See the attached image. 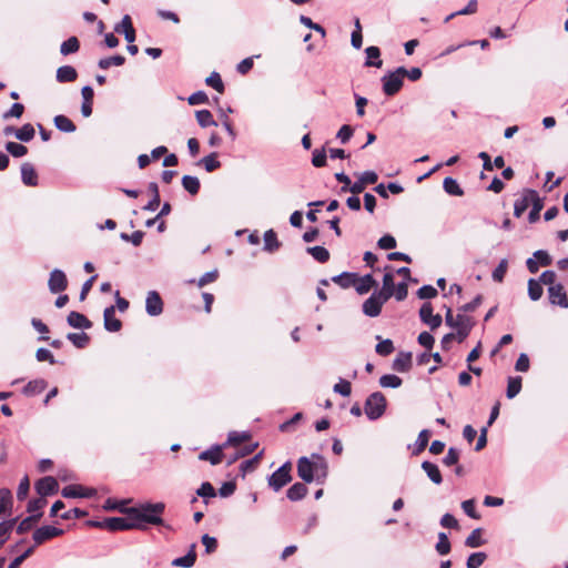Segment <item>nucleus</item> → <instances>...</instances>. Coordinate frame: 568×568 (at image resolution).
<instances>
[{
  "label": "nucleus",
  "mask_w": 568,
  "mask_h": 568,
  "mask_svg": "<svg viewBox=\"0 0 568 568\" xmlns=\"http://www.w3.org/2000/svg\"><path fill=\"white\" fill-rule=\"evenodd\" d=\"M37 494L43 498L55 495L59 490V483L53 476H44L34 484Z\"/></svg>",
  "instance_id": "obj_10"
},
{
  "label": "nucleus",
  "mask_w": 568,
  "mask_h": 568,
  "mask_svg": "<svg viewBox=\"0 0 568 568\" xmlns=\"http://www.w3.org/2000/svg\"><path fill=\"white\" fill-rule=\"evenodd\" d=\"M487 559V554L484 551L473 552L466 560L467 568H479Z\"/></svg>",
  "instance_id": "obj_53"
},
{
  "label": "nucleus",
  "mask_w": 568,
  "mask_h": 568,
  "mask_svg": "<svg viewBox=\"0 0 568 568\" xmlns=\"http://www.w3.org/2000/svg\"><path fill=\"white\" fill-rule=\"evenodd\" d=\"M205 83L213 88L214 90H216L219 93H223L224 92V83L221 79V75L217 73V72H212L206 79H205Z\"/></svg>",
  "instance_id": "obj_56"
},
{
  "label": "nucleus",
  "mask_w": 568,
  "mask_h": 568,
  "mask_svg": "<svg viewBox=\"0 0 568 568\" xmlns=\"http://www.w3.org/2000/svg\"><path fill=\"white\" fill-rule=\"evenodd\" d=\"M80 49V42L77 37H70L63 41L60 45V52L62 55H68L78 52Z\"/></svg>",
  "instance_id": "obj_49"
},
{
  "label": "nucleus",
  "mask_w": 568,
  "mask_h": 568,
  "mask_svg": "<svg viewBox=\"0 0 568 568\" xmlns=\"http://www.w3.org/2000/svg\"><path fill=\"white\" fill-rule=\"evenodd\" d=\"M435 549L440 556H445L450 552L452 544L446 532L440 531L438 534V541L435 545Z\"/></svg>",
  "instance_id": "obj_48"
},
{
  "label": "nucleus",
  "mask_w": 568,
  "mask_h": 568,
  "mask_svg": "<svg viewBox=\"0 0 568 568\" xmlns=\"http://www.w3.org/2000/svg\"><path fill=\"white\" fill-rule=\"evenodd\" d=\"M416 295L420 300H432L438 295V292L433 285L425 284L417 290Z\"/></svg>",
  "instance_id": "obj_57"
},
{
  "label": "nucleus",
  "mask_w": 568,
  "mask_h": 568,
  "mask_svg": "<svg viewBox=\"0 0 568 568\" xmlns=\"http://www.w3.org/2000/svg\"><path fill=\"white\" fill-rule=\"evenodd\" d=\"M47 505V500L43 497L32 498L27 504V511L32 515L37 513H42L41 509Z\"/></svg>",
  "instance_id": "obj_60"
},
{
  "label": "nucleus",
  "mask_w": 568,
  "mask_h": 568,
  "mask_svg": "<svg viewBox=\"0 0 568 568\" xmlns=\"http://www.w3.org/2000/svg\"><path fill=\"white\" fill-rule=\"evenodd\" d=\"M366 61L365 67L382 68L381 49L376 45H369L365 49Z\"/></svg>",
  "instance_id": "obj_31"
},
{
  "label": "nucleus",
  "mask_w": 568,
  "mask_h": 568,
  "mask_svg": "<svg viewBox=\"0 0 568 568\" xmlns=\"http://www.w3.org/2000/svg\"><path fill=\"white\" fill-rule=\"evenodd\" d=\"M164 513H142L138 519H130V517H105L104 529L110 532L140 530L146 531L150 527H162L170 531L174 528L168 524L164 518Z\"/></svg>",
  "instance_id": "obj_1"
},
{
  "label": "nucleus",
  "mask_w": 568,
  "mask_h": 568,
  "mask_svg": "<svg viewBox=\"0 0 568 568\" xmlns=\"http://www.w3.org/2000/svg\"><path fill=\"white\" fill-rule=\"evenodd\" d=\"M67 323L73 328L89 329L92 327V322L82 313L71 311L67 316Z\"/></svg>",
  "instance_id": "obj_21"
},
{
  "label": "nucleus",
  "mask_w": 568,
  "mask_h": 568,
  "mask_svg": "<svg viewBox=\"0 0 568 568\" xmlns=\"http://www.w3.org/2000/svg\"><path fill=\"white\" fill-rule=\"evenodd\" d=\"M376 339H378V343L375 346V352L378 355L388 356L395 351L394 343L392 339H382L379 335L376 336Z\"/></svg>",
  "instance_id": "obj_40"
},
{
  "label": "nucleus",
  "mask_w": 568,
  "mask_h": 568,
  "mask_svg": "<svg viewBox=\"0 0 568 568\" xmlns=\"http://www.w3.org/2000/svg\"><path fill=\"white\" fill-rule=\"evenodd\" d=\"M78 78L77 70L71 65H62L58 68L55 79L59 83L73 82Z\"/></svg>",
  "instance_id": "obj_30"
},
{
  "label": "nucleus",
  "mask_w": 568,
  "mask_h": 568,
  "mask_svg": "<svg viewBox=\"0 0 568 568\" xmlns=\"http://www.w3.org/2000/svg\"><path fill=\"white\" fill-rule=\"evenodd\" d=\"M12 507V494L8 488H0V517L10 514Z\"/></svg>",
  "instance_id": "obj_34"
},
{
  "label": "nucleus",
  "mask_w": 568,
  "mask_h": 568,
  "mask_svg": "<svg viewBox=\"0 0 568 568\" xmlns=\"http://www.w3.org/2000/svg\"><path fill=\"white\" fill-rule=\"evenodd\" d=\"M282 243L278 241L274 230H267L264 233V247L263 248H278Z\"/></svg>",
  "instance_id": "obj_58"
},
{
  "label": "nucleus",
  "mask_w": 568,
  "mask_h": 568,
  "mask_svg": "<svg viewBox=\"0 0 568 568\" xmlns=\"http://www.w3.org/2000/svg\"><path fill=\"white\" fill-rule=\"evenodd\" d=\"M484 532L483 528H475L470 535L465 539V546L469 548H478L486 544V540L481 538Z\"/></svg>",
  "instance_id": "obj_38"
},
{
  "label": "nucleus",
  "mask_w": 568,
  "mask_h": 568,
  "mask_svg": "<svg viewBox=\"0 0 568 568\" xmlns=\"http://www.w3.org/2000/svg\"><path fill=\"white\" fill-rule=\"evenodd\" d=\"M434 308L430 302H424L419 308L420 321L428 325L432 331L438 328L443 323V317L439 314L433 313Z\"/></svg>",
  "instance_id": "obj_9"
},
{
  "label": "nucleus",
  "mask_w": 568,
  "mask_h": 568,
  "mask_svg": "<svg viewBox=\"0 0 568 568\" xmlns=\"http://www.w3.org/2000/svg\"><path fill=\"white\" fill-rule=\"evenodd\" d=\"M21 180L27 186L38 185V173L31 163L24 162L21 164Z\"/></svg>",
  "instance_id": "obj_23"
},
{
  "label": "nucleus",
  "mask_w": 568,
  "mask_h": 568,
  "mask_svg": "<svg viewBox=\"0 0 568 568\" xmlns=\"http://www.w3.org/2000/svg\"><path fill=\"white\" fill-rule=\"evenodd\" d=\"M252 438V434L248 430L244 432H236L232 430L227 434V439L225 443H223L224 447L233 446L236 447L240 444L247 442Z\"/></svg>",
  "instance_id": "obj_29"
},
{
  "label": "nucleus",
  "mask_w": 568,
  "mask_h": 568,
  "mask_svg": "<svg viewBox=\"0 0 568 568\" xmlns=\"http://www.w3.org/2000/svg\"><path fill=\"white\" fill-rule=\"evenodd\" d=\"M48 387V382L43 378H36L28 382L22 388L24 396L31 397L41 394Z\"/></svg>",
  "instance_id": "obj_25"
},
{
  "label": "nucleus",
  "mask_w": 568,
  "mask_h": 568,
  "mask_svg": "<svg viewBox=\"0 0 568 568\" xmlns=\"http://www.w3.org/2000/svg\"><path fill=\"white\" fill-rule=\"evenodd\" d=\"M310 458L317 467L316 483L321 485L324 484L328 475L327 460L320 453H313Z\"/></svg>",
  "instance_id": "obj_20"
},
{
  "label": "nucleus",
  "mask_w": 568,
  "mask_h": 568,
  "mask_svg": "<svg viewBox=\"0 0 568 568\" xmlns=\"http://www.w3.org/2000/svg\"><path fill=\"white\" fill-rule=\"evenodd\" d=\"M326 161H327V154H326L325 148L315 149L313 151L312 164L315 168H323V166H325L326 165Z\"/></svg>",
  "instance_id": "obj_61"
},
{
  "label": "nucleus",
  "mask_w": 568,
  "mask_h": 568,
  "mask_svg": "<svg viewBox=\"0 0 568 568\" xmlns=\"http://www.w3.org/2000/svg\"><path fill=\"white\" fill-rule=\"evenodd\" d=\"M462 508L464 513L473 518V519H479L480 515L476 510V501L475 499H467L462 503Z\"/></svg>",
  "instance_id": "obj_63"
},
{
  "label": "nucleus",
  "mask_w": 568,
  "mask_h": 568,
  "mask_svg": "<svg viewBox=\"0 0 568 568\" xmlns=\"http://www.w3.org/2000/svg\"><path fill=\"white\" fill-rule=\"evenodd\" d=\"M223 444H214L199 455L200 460L210 462L211 465H219L223 459Z\"/></svg>",
  "instance_id": "obj_16"
},
{
  "label": "nucleus",
  "mask_w": 568,
  "mask_h": 568,
  "mask_svg": "<svg viewBox=\"0 0 568 568\" xmlns=\"http://www.w3.org/2000/svg\"><path fill=\"white\" fill-rule=\"evenodd\" d=\"M196 121L201 128H209L217 125V122L213 119L211 111L197 110L195 112Z\"/></svg>",
  "instance_id": "obj_44"
},
{
  "label": "nucleus",
  "mask_w": 568,
  "mask_h": 568,
  "mask_svg": "<svg viewBox=\"0 0 568 568\" xmlns=\"http://www.w3.org/2000/svg\"><path fill=\"white\" fill-rule=\"evenodd\" d=\"M104 328L108 332L115 333L122 328V322L115 317V306L110 305L103 312Z\"/></svg>",
  "instance_id": "obj_19"
},
{
  "label": "nucleus",
  "mask_w": 568,
  "mask_h": 568,
  "mask_svg": "<svg viewBox=\"0 0 568 568\" xmlns=\"http://www.w3.org/2000/svg\"><path fill=\"white\" fill-rule=\"evenodd\" d=\"M131 498L118 499L109 497L102 505L105 511H119L120 514L130 517V519H138L142 513H165L166 505L163 501H139L133 506Z\"/></svg>",
  "instance_id": "obj_2"
},
{
  "label": "nucleus",
  "mask_w": 568,
  "mask_h": 568,
  "mask_svg": "<svg viewBox=\"0 0 568 568\" xmlns=\"http://www.w3.org/2000/svg\"><path fill=\"white\" fill-rule=\"evenodd\" d=\"M297 475L306 484L316 481L317 467L306 456H302L297 460Z\"/></svg>",
  "instance_id": "obj_7"
},
{
  "label": "nucleus",
  "mask_w": 568,
  "mask_h": 568,
  "mask_svg": "<svg viewBox=\"0 0 568 568\" xmlns=\"http://www.w3.org/2000/svg\"><path fill=\"white\" fill-rule=\"evenodd\" d=\"M387 408V400L382 392L372 393L364 403V412L369 420L381 418Z\"/></svg>",
  "instance_id": "obj_3"
},
{
  "label": "nucleus",
  "mask_w": 568,
  "mask_h": 568,
  "mask_svg": "<svg viewBox=\"0 0 568 568\" xmlns=\"http://www.w3.org/2000/svg\"><path fill=\"white\" fill-rule=\"evenodd\" d=\"M385 274L383 276V287L381 291H377L378 294L385 297L386 301H388L393 295L395 291V282H394V275H393V267L390 265L384 266Z\"/></svg>",
  "instance_id": "obj_18"
},
{
  "label": "nucleus",
  "mask_w": 568,
  "mask_h": 568,
  "mask_svg": "<svg viewBox=\"0 0 568 568\" xmlns=\"http://www.w3.org/2000/svg\"><path fill=\"white\" fill-rule=\"evenodd\" d=\"M196 495L203 499L205 505H207V500L216 496V490L210 481H203L196 489Z\"/></svg>",
  "instance_id": "obj_43"
},
{
  "label": "nucleus",
  "mask_w": 568,
  "mask_h": 568,
  "mask_svg": "<svg viewBox=\"0 0 568 568\" xmlns=\"http://www.w3.org/2000/svg\"><path fill=\"white\" fill-rule=\"evenodd\" d=\"M48 287L52 294L65 291L68 287V278L65 273L60 268L52 270L49 276Z\"/></svg>",
  "instance_id": "obj_11"
},
{
  "label": "nucleus",
  "mask_w": 568,
  "mask_h": 568,
  "mask_svg": "<svg viewBox=\"0 0 568 568\" xmlns=\"http://www.w3.org/2000/svg\"><path fill=\"white\" fill-rule=\"evenodd\" d=\"M257 447H258L257 442L242 447L241 449L235 452L233 455L227 457L226 465L230 466V465L234 464L237 459L251 455Z\"/></svg>",
  "instance_id": "obj_36"
},
{
  "label": "nucleus",
  "mask_w": 568,
  "mask_h": 568,
  "mask_svg": "<svg viewBox=\"0 0 568 568\" xmlns=\"http://www.w3.org/2000/svg\"><path fill=\"white\" fill-rule=\"evenodd\" d=\"M393 369L398 373H406L412 368V353L399 352L396 358L393 361Z\"/></svg>",
  "instance_id": "obj_24"
},
{
  "label": "nucleus",
  "mask_w": 568,
  "mask_h": 568,
  "mask_svg": "<svg viewBox=\"0 0 568 568\" xmlns=\"http://www.w3.org/2000/svg\"><path fill=\"white\" fill-rule=\"evenodd\" d=\"M67 339L70 341L77 348H85L90 343V336L84 333H68Z\"/></svg>",
  "instance_id": "obj_39"
},
{
  "label": "nucleus",
  "mask_w": 568,
  "mask_h": 568,
  "mask_svg": "<svg viewBox=\"0 0 568 568\" xmlns=\"http://www.w3.org/2000/svg\"><path fill=\"white\" fill-rule=\"evenodd\" d=\"M548 298L550 304L568 308L567 293L561 283H557L548 287Z\"/></svg>",
  "instance_id": "obj_14"
},
{
  "label": "nucleus",
  "mask_w": 568,
  "mask_h": 568,
  "mask_svg": "<svg viewBox=\"0 0 568 568\" xmlns=\"http://www.w3.org/2000/svg\"><path fill=\"white\" fill-rule=\"evenodd\" d=\"M114 31L123 34L124 39L132 43L135 41V29L133 28L132 19L129 14H124L121 22L115 24Z\"/></svg>",
  "instance_id": "obj_17"
},
{
  "label": "nucleus",
  "mask_w": 568,
  "mask_h": 568,
  "mask_svg": "<svg viewBox=\"0 0 568 568\" xmlns=\"http://www.w3.org/2000/svg\"><path fill=\"white\" fill-rule=\"evenodd\" d=\"M64 530L51 525H44L37 528L33 531L32 539L34 544L32 546H40L55 537L62 536Z\"/></svg>",
  "instance_id": "obj_6"
},
{
  "label": "nucleus",
  "mask_w": 568,
  "mask_h": 568,
  "mask_svg": "<svg viewBox=\"0 0 568 568\" xmlns=\"http://www.w3.org/2000/svg\"><path fill=\"white\" fill-rule=\"evenodd\" d=\"M357 280V273L355 272H343L332 277V281L339 285L342 288L355 287Z\"/></svg>",
  "instance_id": "obj_32"
},
{
  "label": "nucleus",
  "mask_w": 568,
  "mask_h": 568,
  "mask_svg": "<svg viewBox=\"0 0 568 568\" xmlns=\"http://www.w3.org/2000/svg\"><path fill=\"white\" fill-rule=\"evenodd\" d=\"M406 68L398 67L394 71L385 73L381 81L383 84V92L387 97H393L398 93L403 87Z\"/></svg>",
  "instance_id": "obj_5"
},
{
  "label": "nucleus",
  "mask_w": 568,
  "mask_h": 568,
  "mask_svg": "<svg viewBox=\"0 0 568 568\" xmlns=\"http://www.w3.org/2000/svg\"><path fill=\"white\" fill-rule=\"evenodd\" d=\"M124 62H125V58L123 55L115 54V55H112V57H109V58L100 59L99 62H98V65H99L100 69L106 70L111 65H116V67L123 65Z\"/></svg>",
  "instance_id": "obj_52"
},
{
  "label": "nucleus",
  "mask_w": 568,
  "mask_h": 568,
  "mask_svg": "<svg viewBox=\"0 0 568 568\" xmlns=\"http://www.w3.org/2000/svg\"><path fill=\"white\" fill-rule=\"evenodd\" d=\"M527 292L529 298L536 302L542 296L544 290L540 282L530 277L527 282Z\"/></svg>",
  "instance_id": "obj_41"
},
{
  "label": "nucleus",
  "mask_w": 568,
  "mask_h": 568,
  "mask_svg": "<svg viewBox=\"0 0 568 568\" xmlns=\"http://www.w3.org/2000/svg\"><path fill=\"white\" fill-rule=\"evenodd\" d=\"M292 468L293 464L291 460L283 463L276 470L267 476L268 487L277 493L290 484L293 480Z\"/></svg>",
  "instance_id": "obj_4"
},
{
  "label": "nucleus",
  "mask_w": 568,
  "mask_h": 568,
  "mask_svg": "<svg viewBox=\"0 0 568 568\" xmlns=\"http://www.w3.org/2000/svg\"><path fill=\"white\" fill-rule=\"evenodd\" d=\"M333 390L343 397H348L352 393V384L347 379L339 378L338 383L334 385Z\"/></svg>",
  "instance_id": "obj_59"
},
{
  "label": "nucleus",
  "mask_w": 568,
  "mask_h": 568,
  "mask_svg": "<svg viewBox=\"0 0 568 568\" xmlns=\"http://www.w3.org/2000/svg\"><path fill=\"white\" fill-rule=\"evenodd\" d=\"M530 199L527 194V189L523 191L521 197L517 199L514 204V215L520 217L523 213L529 207Z\"/></svg>",
  "instance_id": "obj_42"
},
{
  "label": "nucleus",
  "mask_w": 568,
  "mask_h": 568,
  "mask_svg": "<svg viewBox=\"0 0 568 568\" xmlns=\"http://www.w3.org/2000/svg\"><path fill=\"white\" fill-rule=\"evenodd\" d=\"M460 458V450L456 447H449L446 456L443 458L445 466H454L458 464Z\"/></svg>",
  "instance_id": "obj_62"
},
{
  "label": "nucleus",
  "mask_w": 568,
  "mask_h": 568,
  "mask_svg": "<svg viewBox=\"0 0 568 568\" xmlns=\"http://www.w3.org/2000/svg\"><path fill=\"white\" fill-rule=\"evenodd\" d=\"M443 187L445 192L449 195L462 196L464 194V191L458 184V182L449 176L444 179Z\"/></svg>",
  "instance_id": "obj_47"
},
{
  "label": "nucleus",
  "mask_w": 568,
  "mask_h": 568,
  "mask_svg": "<svg viewBox=\"0 0 568 568\" xmlns=\"http://www.w3.org/2000/svg\"><path fill=\"white\" fill-rule=\"evenodd\" d=\"M197 164L203 165L206 172H213L221 166V162L217 160V153L215 152L202 158Z\"/></svg>",
  "instance_id": "obj_45"
},
{
  "label": "nucleus",
  "mask_w": 568,
  "mask_h": 568,
  "mask_svg": "<svg viewBox=\"0 0 568 568\" xmlns=\"http://www.w3.org/2000/svg\"><path fill=\"white\" fill-rule=\"evenodd\" d=\"M36 131L32 124L26 123L16 132V138L22 142H30L34 138Z\"/></svg>",
  "instance_id": "obj_51"
},
{
  "label": "nucleus",
  "mask_w": 568,
  "mask_h": 568,
  "mask_svg": "<svg viewBox=\"0 0 568 568\" xmlns=\"http://www.w3.org/2000/svg\"><path fill=\"white\" fill-rule=\"evenodd\" d=\"M430 430L429 429H422L418 434V437L414 444V448H413V452H412V455L413 456H417L419 455L422 452L425 450V448L427 447L428 445V442H429V438H430Z\"/></svg>",
  "instance_id": "obj_33"
},
{
  "label": "nucleus",
  "mask_w": 568,
  "mask_h": 568,
  "mask_svg": "<svg viewBox=\"0 0 568 568\" xmlns=\"http://www.w3.org/2000/svg\"><path fill=\"white\" fill-rule=\"evenodd\" d=\"M377 286H378V283L376 282V280L374 278V276L371 273L365 274L363 276L357 275V280H356V284H355V290H356L357 294H359V295L366 294L372 288H374V287L376 288Z\"/></svg>",
  "instance_id": "obj_22"
},
{
  "label": "nucleus",
  "mask_w": 568,
  "mask_h": 568,
  "mask_svg": "<svg viewBox=\"0 0 568 568\" xmlns=\"http://www.w3.org/2000/svg\"><path fill=\"white\" fill-rule=\"evenodd\" d=\"M523 378L520 376L508 377L506 397L508 399L515 398L521 390Z\"/></svg>",
  "instance_id": "obj_35"
},
{
  "label": "nucleus",
  "mask_w": 568,
  "mask_h": 568,
  "mask_svg": "<svg viewBox=\"0 0 568 568\" xmlns=\"http://www.w3.org/2000/svg\"><path fill=\"white\" fill-rule=\"evenodd\" d=\"M61 495L64 498H91L95 495V489L71 484L62 488Z\"/></svg>",
  "instance_id": "obj_13"
},
{
  "label": "nucleus",
  "mask_w": 568,
  "mask_h": 568,
  "mask_svg": "<svg viewBox=\"0 0 568 568\" xmlns=\"http://www.w3.org/2000/svg\"><path fill=\"white\" fill-rule=\"evenodd\" d=\"M527 194L530 199L531 210L528 213V222L536 223L540 217V211L544 207V200L539 196L538 192L527 189Z\"/></svg>",
  "instance_id": "obj_15"
},
{
  "label": "nucleus",
  "mask_w": 568,
  "mask_h": 568,
  "mask_svg": "<svg viewBox=\"0 0 568 568\" xmlns=\"http://www.w3.org/2000/svg\"><path fill=\"white\" fill-rule=\"evenodd\" d=\"M6 150L13 156V158H22L28 153V148L24 146L21 143L17 142H7L6 143Z\"/></svg>",
  "instance_id": "obj_55"
},
{
  "label": "nucleus",
  "mask_w": 568,
  "mask_h": 568,
  "mask_svg": "<svg viewBox=\"0 0 568 568\" xmlns=\"http://www.w3.org/2000/svg\"><path fill=\"white\" fill-rule=\"evenodd\" d=\"M387 301L384 296L374 291L372 295L363 303L362 311L368 317H377L381 312L383 305Z\"/></svg>",
  "instance_id": "obj_8"
},
{
  "label": "nucleus",
  "mask_w": 568,
  "mask_h": 568,
  "mask_svg": "<svg viewBox=\"0 0 568 568\" xmlns=\"http://www.w3.org/2000/svg\"><path fill=\"white\" fill-rule=\"evenodd\" d=\"M19 517L0 521V539L6 541L10 538V532L18 523Z\"/></svg>",
  "instance_id": "obj_54"
},
{
  "label": "nucleus",
  "mask_w": 568,
  "mask_h": 568,
  "mask_svg": "<svg viewBox=\"0 0 568 568\" xmlns=\"http://www.w3.org/2000/svg\"><path fill=\"white\" fill-rule=\"evenodd\" d=\"M182 185L191 195H196L201 187L200 180L192 175H184L182 178Z\"/></svg>",
  "instance_id": "obj_46"
},
{
  "label": "nucleus",
  "mask_w": 568,
  "mask_h": 568,
  "mask_svg": "<svg viewBox=\"0 0 568 568\" xmlns=\"http://www.w3.org/2000/svg\"><path fill=\"white\" fill-rule=\"evenodd\" d=\"M306 483H294L287 490L286 497L291 501L302 500L308 493V488L305 485Z\"/></svg>",
  "instance_id": "obj_28"
},
{
  "label": "nucleus",
  "mask_w": 568,
  "mask_h": 568,
  "mask_svg": "<svg viewBox=\"0 0 568 568\" xmlns=\"http://www.w3.org/2000/svg\"><path fill=\"white\" fill-rule=\"evenodd\" d=\"M36 546H30L27 548L21 555L17 556L14 559H12L9 564L8 568H19L22 562L28 559L34 551Z\"/></svg>",
  "instance_id": "obj_64"
},
{
  "label": "nucleus",
  "mask_w": 568,
  "mask_h": 568,
  "mask_svg": "<svg viewBox=\"0 0 568 568\" xmlns=\"http://www.w3.org/2000/svg\"><path fill=\"white\" fill-rule=\"evenodd\" d=\"M422 469L426 473L427 477L435 485H440L443 483V476L439 470V467L429 460H424L422 463Z\"/></svg>",
  "instance_id": "obj_26"
},
{
  "label": "nucleus",
  "mask_w": 568,
  "mask_h": 568,
  "mask_svg": "<svg viewBox=\"0 0 568 568\" xmlns=\"http://www.w3.org/2000/svg\"><path fill=\"white\" fill-rule=\"evenodd\" d=\"M403 384V379L395 374H385L379 378V385L384 388H398Z\"/></svg>",
  "instance_id": "obj_50"
},
{
  "label": "nucleus",
  "mask_w": 568,
  "mask_h": 568,
  "mask_svg": "<svg viewBox=\"0 0 568 568\" xmlns=\"http://www.w3.org/2000/svg\"><path fill=\"white\" fill-rule=\"evenodd\" d=\"M42 516L43 513H37L23 518L17 526H14L16 532L18 535H23L30 531L33 528V526L42 518Z\"/></svg>",
  "instance_id": "obj_27"
},
{
  "label": "nucleus",
  "mask_w": 568,
  "mask_h": 568,
  "mask_svg": "<svg viewBox=\"0 0 568 568\" xmlns=\"http://www.w3.org/2000/svg\"><path fill=\"white\" fill-rule=\"evenodd\" d=\"M53 122L55 128L61 132L72 133L77 130L74 123L65 115H55Z\"/></svg>",
  "instance_id": "obj_37"
},
{
  "label": "nucleus",
  "mask_w": 568,
  "mask_h": 568,
  "mask_svg": "<svg viewBox=\"0 0 568 568\" xmlns=\"http://www.w3.org/2000/svg\"><path fill=\"white\" fill-rule=\"evenodd\" d=\"M163 300L158 291H149L145 298V312L149 316H159L163 312Z\"/></svg>",
  "instance_id": "obj_12"
}]
</instances>
